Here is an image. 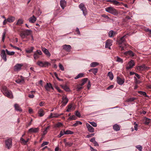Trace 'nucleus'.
Segmentation results:
<instances>
[{
    "label": "nucleus",
    "instance_id": "obj_59",
    "mask_svg": "<svg viewBox=\"0 0 151 151\" xmlns=\"http://www.w3.org/2000/svg\"><path fill=\"white\" fill-rule=\"evenodd\" d=\"M83 88V87L81 86H77V91H79Z\"/></svg>",
    "mask_w": 151,
    "mask_h": 151
},
{
    "label": "nucleus",
    "instance_id": "obj_14",
    "mask_svg": "<svg viewBox=\"0 0 151 151\" xmlns=\"http://www.w3.org/2000/svg\"><path fill=\"white\" fill-rule=\"evenodd\" d=\"M124 81L125 79L124 78H121L119 76L117 77L116 82L119 85H123L124 83Z\"/></svg>",
    "mask_w": 151,
    "mask_h": 151
},
{
    "label": "nucleus",
    "instance_id": "obj_10",
    "mask_svg": "<svg viewBox=\"0 0 151 151\" xmlns=\"http://www.w3.org/2000/svg\"><path fill=\"white\" fill-rule=\"evenodd\" d=\"M112 42L113 41L110 39H108L106 40L105 42V48L110 49H111L110 47L112 45Z\"/></svg>",
    "mask_w": 151,
    "mask_h": 151
},
{
    "label": "nucleus",
    "instance_id": "obj_58",
    "mask_svg": "<svg viewBox=\"0 0 151 151\" xmlns=\"http://www.w3.org/2000/svg\"><path fill=\"white\" fill-rule=\"evenodd\" d=\"M53 118L58 117L59 116V114L58 113H53Z\"/></svg>",
    "mask_w": 151,
    "mask_h": 151
},
{
    "label": "nucleus",
    "instance_id": "obj_30",
    "mask_svg": "<svg viewBox=\"0 0 151 151\" xmlns=\"http://www.w3.org/2000/svg\"><path fill=\"white\" fill-rule=\"evenodd\" d=\"M34 48L33 47H29L27 50H26V52L27 53H30L32 52Z\"/></svg>",
    "mask_w": 151,
    "mask_h": 151
},
{
    "label": "nucleus",
    "instance_id": "obj_32",
    "mask_svg": "<svg viewBox=\"0 0 151 151\" xmlns=\"http://www.w3.org/2000/svg\"><path fill=\"white\" fill-rule=\"evenodd\" d=\"M108 76L109 77L111 80L113 79L114 78V76L113 74L111 72H109L108 73Z\"/></svg>",
    "mask_w": 151,
    "mask_h": 151
},
{
    "label": "nucleus",
    "instance_id": "obj_31",
    "mask_svg": "<svg viewBox=\"0 0 151 151\" xmlns=\"http://www.w3.org/2000/svg\"><path fill=\"white\" fill-rule=\"evenodd\" d=\"M38 114L40 116H42L44 115V112L43 110L42 109H40L38 112Z\"/></svg>",
    "mask_w": 151,
    "mask_h": 151
},
{
    "label": "nucleus",
    "instance_id": "obj_41",
    "mask_svg": "<svg viewBox=\"0 0 151 151\" xmlns=\"http://www.w3.org/2000/svg\"><path fill=\"white\" fill-rule=\"evenodd\" d=\"M98 71V69L97 68H92V72L94 75H96V73H97Z\"/></svg>",
    "mask_w": 151,
    "mask_h": 151
},
{
    "label": "nucleus",
    "instance_id": "obj_6",
    "mask_svg": "<svg viewBox=\"0 0 151 151\" xmlns=\"http://www.w3.org/2000/svg\"><path fill=\"white\" fill-rule=\"evenodd\" d=\"M79 7L83 11V14L85 16L87 14V11L84 4L82 3H81L79 5Z\"/></svg>",
    "mask_w": 151,
    "mask_h": 151
},
{
    "label": "nucleus",
    "instance_id": "obj_51",
    "mask_svg": "<svg viewBox=\"0 0 151 151\" xmlns=\"http://www.w3.org/2000/svg\"><path fill=\"white\" fill-rule=\"evenodd\" d=\"M134 128L135 130L137 131L138 129V124L136 123V122H134Z\"/></svg>",
    "mask_w": 151,
    "mask_h": 151
},
{
    "label": "nucleus",
    "instance_id": "obj_19",
    "mask_svg": "<svg viewBox=\"0 0 151 151\" xmlns=\"http://www.w3.org/2000/svg\"><path fill=\"white\" fill-rule=\"evenodd\" d=\"M63 48L68 52H69L71 50V47L70 45H65L63 46Z\"/></svg>",
    "mask_w": 151,
    "mask_h": 151
},
{
    "label": "nucleus",
    "instance_id": "obj_27",
    "mask_svg": "<svg viewBox=\"0 0 151 151\" xmlns=\"http://www.w3.org/2000/svg\"><path fill=\"white\" fill-rule=\"evenodd\" d=\"M15 19V18L14 17L11 16L8 18L7 19V20L8 22L11 23L13 22L14 21Z\"/></svg>",
    "mask_w": 151,
    "mask_h": 151
},
{
    "label": "nucleus",
    "instance_id": "obj_7",
    "mask_svg": "<svg viewBox=\"0 0 151 151\" xmlns=\"http://www.w3.org/2000/svg\"><path fill=\"white\" fill-rule=\"evenodd\" d=\"M135 65L134 61L133 60H131L128 63L126 67L127 70H129L132 68Z\"/></svg>",
    "mask_w": 151,
    "mask_h": 151
},
{
    "label": "nucleus",
    "instance_id": "obj_38",
    "mask_svg": "<svg viewBox=\"0 0 151 151\" xmlns=\"http://www.w3.org/2000/svg\"><path fill=\"white\" fill-rule=\"evenodd\" d=\"M84 74L83 73H80L75 78V79H77L79 78H81L83 77Z\"/></svg>",
    "mask_w": 151,
    "mask_h": 151
},
{
    "label": "nucleus",
    "instance_id": "obj_3",
    "mask_svg": "<svg viewBox=\"0 0 151 151\" xmlns=\"http://www.w3.org/2000/svg\"><path fill=\"white\" fill-rule=\"evenodd\" d=\"M105 11L114 15L118 14V13L116 10L112 7H109L105 9Z\"/></svg>",
    "mask_w": 151,
    "mask_h": 151
},
{
    "label": "nucleus",
    "instance_id": "obj_22",
    "mask_svg": "<svg viewBox=\"0 0 151 151\" xmlns=\"http://www.w3.org/2000/svg\"><path fill=\"white\" fill-rule=\"evenodd\" d=\"M66 1L64 0H61L60 1V5L63 9H64L66 5Z\"/></svg>",
    "mask_w": 151,
    "mask_h": 151
},
{
    "label": "nucleus",
    "instance_id": "obj_18",
    "mask_svg": "<svg viewBox=\"0 0 151 151\" xmlns=\"http://www.w3.org/2000/svg\"><path fill=\"white\" fill-rule=\"evenodd\" d=\"M39 129L38 127L31 128L29 129L28 132L29 133H37L39 131Z\"/></svg>",
    "mask_w": 151,
    "mask_h": 151
},
{
    "label": "nucleus",
    "instance_id": "obj_9",
    "mask_svg": "<svg viewBox=\"0 0 151 151\" xmlns=\"http://www.w3.org/2000/svg\"><path fill=\"white\" fill-rule=\"evenodd\" d=\"M37 64L39 66L43 67L48 66L50 65V64L47 62H42L41 61H38Z\"/></svg>",
    "mask_w": 151,
    "mask_h": 151
},
{
    "label": "nucleus",
    "instance_id": "obj_11",
    "mask_svg": "<svg viewBox=\"0 0 151 151\" xmlns=\"http://www.w3.org/2000/svg\"><path fill=\"white\" fill-rule=\"evenodd\" d=\"M45 88L46 90L48 91H50L51 89L54 90V88L50 83H47L45 86Z\"/></svg>",
    "mask_w": 151,
    "mask_h": 151
},
{
    "label": "nucleus",
    "instance_id": "obj_28",
    "mask_svg": "<svg viewBox=\"0 0 151 151\" xmlns=\"http://www.w3.org/2000/svg\"><path fill=\"white\" fill-rule=\"evenodd\" d=\"M113 128L114 130L116 131L119 130L120 129V127L118 125L116 124L114 125L113 126Z\"/></svg>",
    "mask_w": 151,
    "mask_h": 151
},
{
    "label": "nucleus",
    "instance_id": "obj_53",
    "mask_svg": "<svg viewBox=\"0 0 151 151\" xmlns=\"http://www.w3.org/2000/svg\"><path fill=\"white\" fill-rule=\"evenodd\" d=\"M62 125V124L60 122H58L55 125L56 127H61Z\"/></svg>",
    "mask_w": 151,
    "mask_h": 151
},
{
    "label": "nucleus",
    "instance_id": "obj_20",
    "mask_svg": "<svg viewBox=\"0 0 151 151\" xmlns=\"http://www.w3.org/2000/svg\"><path fill=\"white\" fill-rule=\"evenodd\" d=\"M124 54L126 55H129L131 57H134L135 55L134 53L131 50L125 52H124Z\"/></svg>",
    "mask_w": 151,
    "mask_h": 151
},
{
    "label": "nucleus",
    "instance_id": "obj_33",
    "mask_svg": "<svg viewBox=\"0 0 151 151\" xmlns=\"http://www.w3.org/2000/svg\"><path fill=\"white\" fill-rule=\"evenodd\" d=\"M6 51L7 54L9 55H14L15 52L14 51L10 52L7 49L6 50Z\"/></svg>",
    "mask_w": 151,
    "mask_h": 151
},
{
    "label": "nucleus",
    "instance_id": "obj_37",
    "mask_svg": "<svg viewBox=\"0 0 151 151\" xmlns=\"http://www.w3.org/2000/svg\"><path fill=\"white\" fill-rule=\"evenodd\" d=\"M82 124V122L80 121H76V123L73 124L72 125V126L76 127L78 126V124Z\"/></svg>",
    "mask_w": 151,
    "mask_h": 151
},
{
    "label": "nucleus",
    "instance_id": "obj_15",
    "mask_svg": "<svg viewBox=\"0 0 151 151\" xmlns=\"http://www.w3.org/2000/svg\"><path fill=\"white\" fill-rule=\"evenodd\" d=\"M149 68V67L146 66L144 64H143L141 66H138L137 67V70L139 71L145 70H148Z\"/></svg>",
    "mask_w": 151,
    "mask_h": 151
},
{
    "label": "nucleus",
    "instance_id": "obj_44",
    "mask_svg": "<svg viewBox=\"0 0 151 151\" xmlns=\"http://www.w3.org/2000/svg\"><path fill=\"white\" fill-rule=\"evenodd\" d=\"M136 147L139 151H142V147L141 145H137L136 146Z\"/></svg>",
    "mask_w": 151,
    "mask_h": 151
},
{
    "label": "nucleus",
    "instance_id": "obj_25",
    "mask_svg": "<svg viewBox=\"0 0 151 151\" xmlns=\"http://www.w3.org/2000/svg\"><path fill=\"white\" fill-rule=\"evenodd\" d=\"M37 19L33 15L32 17H31L29 19V22L31 23H34L36 20Z\"/></svg>",
    "mask_w": 151,
    "mask_h": 151
},
{
    "label": "nucleus",
    "instance_id": "obj_29",
    "mask_svg": "<svg viewBox=\"0 0 151 151\" xmlns=\"http://www.w3.org/2000/svg\"><path fill=\"white\" fill-rule=\"evenodd\" d=\"M29 139L28 138L26 140H25L22 137H21L20 140L21 141V143L24 145L26 144L27 143L29 140Z\"/></svg>",
    "mask_w": 151,
    "mask_h": 151
},
{
    "label": "nucleus",
    "instance_id": "obj_61",
    "mask_svg": "<svg viewBox=\"0 0 151 151\" xmlns=\"http://www.w3.org/2000/svg\"><path fill=\"white\" fill-rule=\"evenodd\" d=\"M94 135V133L91 134H90L87 135L86 136V137L87 138H88L90 137H92Z\"/></svg>",
    "mask_w": 151,
    "mask_h": 151
},
{
    "label": "nucleus",
    "instance_id": "obj_62",
    "mask_svg": "<svg viewBox=\"0 0 151 151\" xmlns=\"http://www.w3.org/2000/svg\"><path fill=\"white\" fill-rule=\"evenodd\" d=\"M55 88L58 91V92L60 93H62V91L60 90L59 87L57 86L55 87Z\"/></svg>",
    "mask_w": 151,
    "mask_h": 151
},
{
    "label": "nucleus",
    "instance_id": "obj_40",
    "mask_svg": "<svg viewBox=\"0 0 151 151\" xmlns=\"http://www.w3.org/2000/svg\"><path fill=\"white\" fill-rule=\"evenodd\" d=\"M23 22L22 19H19L17 23V24L19 25H20L21 24L23 23Z\"/></svg>",
    "mask_w": 151,
    "mask_h": 151
},
{
    "label": "nucleus",
    "instance_id": "obj_55",
    "mask_svg": "<svg viewBox=\"0 0 151 151\" xmlns=\"http://www.w3.org/2000/svg\"><path fill=\"white\" fill-rule=\"evenodd\" d=\"M59 67L60 68L62 71H64V68L63 67V65H61V64H59Z\"/></svg>",
    "mask_w": 151,
    "mask_h": 151
},
{
    "label": "nucleus",
    "instance_id": "obj_13",
    "mask_svg": "<svg viewBox=\"0 0 151 151\" xmlns=\"http://www.w3.org/2000/svg\"><path fill=\"white\" fill-rule=\"evenodd\" d=\"M62 104L61 106H64L68 103V100L67 98V97L66 96H63L62 97Z\"/></svg>",
    "mask_w": 151,
    "mask_h": 151
},
{
    "label": "nucleus",
    "instance_id": "obj_57",
    "mask_svg": "<svg viewBox=\"0 0 151 151\" xmlns=\"http://www.w3.org/2000/svg\"><path fill=\"white\" fill-rule=\"evenodd\" d=\"M126 46L124 45H119V47L121 48V50H124V48Z\"/></svg>",
    "mask_w": 151,
    "mask_h": 151
},
{
    "label": "nucleus",
    "instance_id": "obj_47",
    "mask_svg": "<svg viewBox=\"0 0 151 151\" xmlns=\"http://www.w3.org/2000/svg\"><path fill=\"white\" fill-rule=\"evenodd\" d=\"M90 124L94 127H97V124L96 123L93 122H90Z\"/></svg>",
    "mask_w": 151,
    "mask_h": 151
},
{
    "label": "nucleus",
    "instance_id": "obj_56",
    "mask_svg": "<svg viewBox=\"0 0 151 151\" xmlns=\"http://www.w3.org/2000/svg\"><path fill=\"white\" fill-rule=\"evenodd\" d=\"M5 34H6V33L5 32H4L3 33V35H2V41L3 42L4 41L5 37Z\"/></svg>",
    "mask_w": 151,
    "mask_h": 151
},
{
    "label": "nucleus",
    "instance_id": "obj_54",
    "mask_svg": "<svg viewBox=\"0 0 151 151\" xmlns=\"http://www.w3.org/2000/svg\"><path fill=\"white\" fill-rule=\"evenodd\" d=\"M112 3L113 4H114L115 5H117L119 3V2L116 1V0H113V1H112Z\"/></svg>",
    "mask_w": 151,
    "mask_h": 151
},
{
    "label": "nucleus",
    "instance_id": "obj_35",
    "mask_svg": "<svg viewBox=\"0 0 151 151\" xmlns=\"http://www.w3.org/2000/svg\"><path fill=\"white\" fill-rule=\"evenodd\" d=\"M138 93L141 95L144 96L145 97H148V96L147 95L146 93L144 91H138Z\"/></svg>",
    "mask_w": 151,
    "mask_h": 151
},
{
    "label": "nucleus",
    "instance_id": "obj_17",
    "mask_svg": "<svg viewBox=\"0 0 151 151\" xmlns=\"http://www.w3.org/2000/svg\"><path fill=\"white\" fill-rule=\"evenodd\" d=\"M86 127L88 131L91 133L94 132V129L90 124L87 123L86 124Z\"/></svg>",
    "mask_w": 151,
    "mask_h": 151
},
{
    "label": "nucleus",
    "instance_id": "obj_52",
    "mask_svg": "<svg viewBox=\"0 0 151 151\" xmlns=\"http://www.w3.org/2000/svg\"><path fill=\"white\" fill-rule=\"evenodd\" d=\"M48 143H49V142H48L44 141L42 143V144L41 146V147H43L45 145H48Z\"/></svg>",
    "mask_w": 151,
    "mask_h": 151
},
{
    "label": "nucleus",
    "instance_id": "obj_50",
    "mask_svg": "<svg viewBox=\"0 0 151 151\" xmlns=\"http://www.w3.org/2000/svg\"><path fill=\"white\" fill-rule=\"evenodd\" d=\"M72 107V105H69L68 106V109L66 110V111L67 112H69L70 110V109Z\"/></svg>",
    "mask_w": 151,
    "mask_h": 151
},
{
    "label": "nucleus",
    "instance_id": "obj_4",
    "mask_svg": "<svg viewBox=\"0 0 151 151\" xmlns=\"http://www.w3.org/2000/svg\"><path fill=\"white\" fill-rule=\"evenodd\" d=\"M126 37L127 35H125L120 38L118 41V42L119 45H123L125 46H126V41L125 40Z\"/></svg>",
    "mask_w": 151,
    "mask_h": 151
},
{
    "label": "nucleus",
    "instance_id": "obj_5",
    "mask_svg": "<svg viewBox=\"0 0 151 151\" xmlns=\"http://www.w3.org/2000/svg\"><path fill=\"white\" fill-rule=\"evenodd\" d=\"M5 143L6 147L8 149H9L12 146V139L10 138H8L5 140Z\"/></svg>",
    "mask_w": 151,
    "mask_h": 151
},
{
    "label": "nucleus",
    "instance_id": "obj_36",
    "mask_svg": "<svg viewBox=\"0 0 151 151\" xmlns=\"http://www.w3.org/2000/svg\"><path fill=\"white\" fill-rule=\"evenodd\" d=\"M62 87L63 89L66 91H70L69 88L66 85L62 86Z\"/></svg>",
    "mask_w": 151,
    "mask_h": 151
},
{
    "label": "nucleus",
    "instance_id": "obj_43",
    "mask_svg": "<svg viewBox=\"0 0 151 151\" xmlns=\"http://www.w3.org/2000/svg\"><path fill=\"white\" fill-rule=\"evenodd\" d=\"M150 121L151 120L150 119L146 118V121L144 123L146 125H148L149 123L150 122Z\"/></svg>",
    "mask_w": 151,
    "mask_h": 151
},
{
    "label": "nucleus",
    "instance_id": "obj_16",
    "mask_svg": "<svg viewBox=\"0 0 151 151\" xmlns=\"http://www.w3.org/2000/svg\"><path fill=\"white\" fill-rule=\"evenodd\" d=\"M1 56L5 62L6 61V57L5 54V51L4 50H2L1 51L0 54Z\"/></svg>",
    "mask_w": 151,
    "mask_h": 151
},
{
    "label": "nucleus",
    "instance_id": "obj_26",
    "mask_svg": "<svg viewBox=\"0 0 151 151\" xmlns=\"http://www.w3.org/2000/svg\"><path fill=\"white\" fill-rule=\"evenodd\" d=\"M14 107L16 110L21 112L22 111V109L20 106L17 104H15L14 105Z\"/></svg>",
    "mask_w": 151,
    "mask_h": 151
},
{
    "label": "nucleus",
    "instance_id": "obj_39",
    "mask_svg": "<svg viewBox=\"0 0 151 151\" xmlns=\"http://www.w3.org/2000/svg\"><path fill=\"white\" fill-rule=\"evenodd\" d=\"M116 62H120L122 63H123V60L121 58L119 57L118 56H117V58H116Z\"/></svg>",
    "mask_w": 151,
    "mask_h": 151
},
{
    "label": "nucleus",
    "instance_id": "obj_24",
    "mask_svg": "<svg viewBox=\"0 0 151 151\" xmlns=\"http://www.w3.org/2000/svg\"><path fill=\"white\" fill-rule=\"evenodd\" d=\"M116 32L112 30H110L108 33V36L110 37H113L116 34Z\"/></svg>",
    "mask_w": 151,
    "mask_h": 151
},
{
    "label": "nucleus",
    "instance_id": "obj_34",
    "mask_svg": "<svg viewBox=\"0 0 151 151\" xmlns=\"http://www.w3.org/2000/svg\"><path fill=\"white\" fill-rule=\"evenodd\" d=\"M76 119L77 117H76V116L73 115L70 116L68 119V121H70L72 120H75Z\"/></svg>",
    "mask_w": 151,
    "mask_h": 151
},
{
    "label": "nucleus",
    "instance_id": "obj_48",
    "mask_svg": "<svg viewBox=\"0 0 151 151\" xmlns=\"http://www.w3.org/2000/svg\"><path fill=\"white\" fill-rule=\"evenodd\" d=\"M65 134V132L64 131H61L60 132V133L59 135L58 136V137H61V136Z\"/></svg>",
    "mask_w": 151,
    "mask_h": 151
},
{
    "label": "nucleus",
    "instance_id": "obj_42",
    "mask_svg": "<svg viewBox=\"0 0 151 151\" xmlns=\"http://www.w3.org/2000/svg\"><path fill=\"white\" fill-rule=\"evenodd\" d=\"M16 82L17 83H24V81L23 79H17L16 81Z\"/></svg>",
    "mask_w": 151,
    "mask_h": 151
},
{
    "label": "nucleus",
    "instance_id": "obj_12",
    "mask_svg": "<svg viewBox=\"0 0 151 151\" xmlns=\"http://www.w3.org/2000/svg\"><path fill=\"white\" fill-rule=\"evenodd\" d=\"M23 66L22 64H17L14 67V70L15 71H19Z\"/></svg>",
    "mask_w": 151,
    "mask_h": 151
},
{
    "label": "nucleus",
    "instance_id": "obj_1",
    "mask_svg": "<svg viewBox=\"0 0 151 151\" xmlns=\"http://www.w3.org/2000/svg\"><path fill=\"white\" fill-rule=\"evenodd\" d=\"M1 91L6 96L10 99L13 98V96L12 92L8 90L6 87L3 86L2 88Z\"/></svg>",
    "mask_w": 151,
    "mask_h": 151
},
{
    "label": "nucleus",
    "instance_id": "obj_21",
    "mask_svg": "<svg viewBox=\"0 0 151 151\" xmlns=\"http://www.w3.org/2000/svg\"><path fill=\"white\" fill-rule=\"evenodd\" d=\"M42 51L47 55L48 57H50V54L49 52V51L47 49L43 47L42 48Z\"/></svg>",
    "mask_w": 151,
    "mask_h": 151
},
{
    "label": "nucleus",
    "instance_id": "obj_64",
    "mask_svg": "<svg viewBox=\"0 0 151 151\" xmlns=\"http://www.w3.org/2000/svg\"><path fill=\"white\" fill-rule=\"evenodd\" d=\"M45 103L44 102V101H41L39 103V105L40 106H43L44 105Z\"/></svg>",
    "mask_w": 151,
    "mask_h": 151
},
{
    "label": "nucleus",
    "instance_id": "obj_49",
    "mask_svg": "<svg viewBox=\"0 0 151 151\" xmlns=\"http://www.w3.org/2000/svg\"><path fill=\"white\" fill-rule=\"evenodd\" d=\"M136 99V98L134 97L128 99L127 100V102H132L134 100Z\"/></svg>",
    "mask_w": 151,
    "mask_h": 151
},
{
    "label": "nucleus",
    "instance_id": "obj_45",
    "mask_svg": "<svg viewBox=\"0 0 151 151\" xmlns=\"http://www.w3.org/2000/svg\"><path fill=\"white\" fill-rule=\"evenodd\" d=\"M75 114L76 116H77L79 118L81 117V114L78 111H77L75 112Z\"/></svg>",
    "mask_w": 151,
    "mask_h": 151
},
{
    "label": "nucleus",
    "instance_id": "obj_23",
    "mask_svg": "<svg viewBox=\"0 0 151 151\" xmlns=\"http://www.w3.org/2000/svg\"><path fill=\"white\" fill-rule=\"evenodd\" d=\"M99 65V63L96 62H94L91 63L90 65L91 67H95Z\"/></svg>",
    "mask_w": 151,
    "mask_h": 151
},
{
    "label": "nucleus",
    "instance_id": "obj_60",
    "mask_svg": "<svg viewBox=\"0 0 151 151\" xmlns=\"http://www.w3.org/2000/svg\"><path fill=\"white\" fill-rule=\"evenodd\" d=\"M101 16L102 17H104L105 18L107 19H109V17H108V16L106 14H103L101 15Z\"/></svg>",
    "mask_w": 151,
    "mask_h": 151
},
{
    "label": "nucleus",
    "instance_id": "obj_46",
    "mask_svg": "<svg viewBox=\"0 0 151 151\" xmlns=\"http://www.w3.org/2000/svg\"><path fill=\"white\" fill-rule=\"evenodd\" d=\"M65 132V134H72L73 133V132L69 130H67Z\"/></svg>",
    "mask_w": 151,
    "mask_h": 151
},
{
    "label": "nucleus",
    "instance_id": "obj_63",
    "mask_svg": "<svg viewBox=\"0 0 151 151\" xmlns=\"http://www.w3.org/2000/svg\"><path fill=\"white\" fill-rule=\"evenodd\" d=\"M145 30L146 32H148L149 33L151 34V29H150L149 28H147Z\"/></svg>",
    "mask_w": 151,
    "mask_h": 151
},
{
    "label": "nucleus",
    "instance_id": "obj_8",
    "mask_svg": "<svg viewBox=\"0 0 151 151\" xmlns=\"http://www.w3.org/2000/svg\"><path fill=\"white\" fill-rule=\"evenodd\" d=\"M42 54L41 51L39 50H37L33 55V57L35 60H36L40 57V55H41Z\"/></svg>",
    "mask_w": 151,
    "mask_h": 151
},
{
    "label": "nucleus",
    "instance_id": "obj_2",
    "mask_svg": "<svg viewBox=\"0 0 151 151\" xmlns=\"http://www.w3.org/2000/svg\"><path fill=\"white\" fill-rule=\"evenodd\" d=\"M32 31L30 29H26L21 32L20 34V36L22 39L26 38L27 36L31 35Z\"/></svg>",
    "mask_w": 151,
    "mask_h": 151
}]
</instances>
